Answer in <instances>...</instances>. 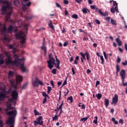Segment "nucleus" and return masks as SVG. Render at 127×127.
I'll return each instance as SVG.
<instances>
[{"mask_svg": "<svg viewBox=\"0 0 127 127\" xmlns=\"http://www.w3.org/2000/svg\"><path fill=\"white\" fill-rule=\"evenodd\" d=\"M43 119V117L41 116H39L38 118H37V121L38 123H40V122Z\"/></svg>", "mask_w": 127, "mask_h": 127, "instance_id": "31", "label": "nucleus"}, {"mask_svg": "<svg viewBox=\"0 0 127 127\" xmlns=\"http://www.w3.org/2000/svg\"><path fill=\"white\" fill-rule=\"evenodd\" d=\"M64 4H69V2L67 0H64Z\"/></svg>", "mask_w": 127, "mask_h": 127, "instance_id": "53", "label": "nucleus"}, {"mask_svg": "<svg viewBox=\"0 0 127 127\" xmlns=\"http://www.w3.org/2000/svg\"><path fill=\"white\" fill-rule=\"evenodd\" d=\"M103 54L104 56V58H105V60H106L107 61L108 60V58H107V57L106 53L105 52H103Z\"/></svg>", "mask_w": 127, "mask_h": 127, "instance_id": "43", "label": "nucleus"}, {"mask_svg": "<svg viewBox=\"0 0 127 127\" xmlns=\"http://www.w3.org/2000/svg\"><path fill=\"white\" fill-rule=\"evenodd\" d=\"M100 59L101 60V64H104V60L103 56H100Z\"/></svg>", "mask_w": 127, "mask_h": 127, "instance_id": "38", "label": "nucleus"}, {"mask_svg": "<svg viewBox=\"0 0 127 127\" xmlns=\"http://www.w3.org/2000/svg\"><path fill=\"white\" fill-rule=\"evenodd\" d=\"M38 84L39 85H43V83L42 81H40V80L39 79L38 80Z\"/></svg>", "mask_w": 127, "mask_h": 127, "instance_id": "62", "label": "nucleus"}, {"mask_svg": "<svg viewBox=\"0 0 127 127\" xmlns=\"http://www.w3.org/2000/svg\"><path fill=\"white\" fill-rule=\"evenodd\" d=\"M68 75L66 76V77L65 78V80L64 81L63 85H65L67 83V79H68Z\"/></svg>", "mask_w": 127, "mask_h": 127, "instance_id": "36", "label": "nucleus"}, {"mask_svg": "<svg viewBox=\"0 0 127 127\" xmlns=\"http://www.w3.org/2000/svg\"><path fill=\"white\" fill-rule=\"evenodd\" d=\"M95 11L96 12H98L99 14H100L102 16H108V14H104L103 12H102V11L100 10V9H98L96 6V8H95Z\"/></svg>", "mask_w": 127, "mask_h": 127, "instance_id": "11", "label": "nucleus"}, {"mask_svg": "<svg viewBox=\"0 0 127 127\" xmlns=\"http://www.w3.org/2000/svg\"><path fill=\"white\" fill-rule=\"evenodd\" d=\"M9 81L10 82V83H11V84H14V80L12 78H9Z\"/></svg>", "mask_w": 127, "mask_h": 127, "instance_id": "39", "label": "nucleus"}, {"mask_svg": "<svg viewBox=\"0 0 127 127\" xmlns=\"http://www.w3.org/2000/svg\"><path fill=\"white\" fill-rule=\"evenodd\" d=\"M122 65L124 66H126L127 65V60H126L125 62H122Z\"/></svg>", "mask_w": 127, "mask_h": 127, "instance_id": "52", "label": "nucleus"}, {"mask_svg": "<svg viewBox=\"0 0 127 127\" xmlns=\"http://www.w3.org/2000/svg\"><path fill=\"white\" fill-rule=\"evenodd\" d=\"M34 113L35 116L41 115V113H39L36 109L34 110Z\"/></svg>", "mask_w": 127, "mask_h": 127, "instance_id": "27", "label": "nucleus"}, {"mask_svg": "<svg viewBox=\"0 0 127 127\" xmlns=\"http://www.w3.org/2000/svg\"><path fill=\"white\" fill-rule=\"evenodd\" d=\"M45 44H46V39L45 38H43V44H42V47H41V48L42 50L44 51V52L45 53V56H46L47 53V47L45 46Z\"/></svg>", "mask_w": 127, "mask_h": 127, "instance_id": "8", "label": "nucleus"}, {"mask_svg": "<svg viewBox=\"0 0 127 127\" xmlns=\"http://www.w3.org/2000/svg\"><path fill=\"white\" fill-rule=\"evenodd\" d=\"M2 3L4 4H6L4 6H3L1 8V10L2 11L6 12L7 10L12 9V6L11 2H9L8 0L2 1Z\"/></svg>", "mask_w": 127, "mask_h": 127, "instance_id": "4", "label": "nucleus"}, {"mask_svg": "<svg viewBox=\"0 0 127 127\" xmlns=\"http://www.w3.org/2000/svg\"><path fill=\"white\" fill-rule=\"evenodd\" d=\"M12 14V11H9V12H7V16H6V18L7 17L10 18Z\"/></svg>", "mask_w": 127, "mask_h": 127, "instance_id": "30", "label": "nucleus"}, {"mask_svg": "<svg viewBox=\"0 0 127 127\" xmlns=\"http://www.w3.org/2000/svg\"><path fill=\"white\" fill-rule=\"evenodd\" d=\"M95 22L96 23V24H101L100 21L99 20H98V19H95Z\"/></svg>", "mask_w": 127, "mask_h": 127, "instance_id": "54", "label": "nucleus"}, {"mask_svg": "<svg viewBox=\"0 0 127 127\" xmlns=\"http://www.w3.org/2000/svg\"><path fill=\"white\" fill-rule=\"evenodd\" d=\"M12 96L11 98H10L7 102V108L4 109V111L7 112V115L10 116L9 120L7 122V124L8 125H13V123H14V119L17 115V111L16 110H13L14 109V106L16 105V101L17 100L18 93L16 90H13L12 93L11 94ZM9 111V112H8Z\"/></svg>", "mask_w": 127, "mask_h": 127, "instance_id": "1", "label": "nucleus"}, {"mask_svg": "<svg viewBox=\"0 0 127 127\" xmlns=\"http://www.w3.org/2000/svg\"><path fill=\"white\" fill-rule=\"evenodd\" d=\"M111 12H113V13H115V8H114V7H112L111 8Z\"/></svg>", "mask_w": 127, "mask_h": 127, "instance_id": "56", "label": "nucleus"}, {"mask_svg": "<svg viewBox=\"0 0 127 127\" xmlns=\"http://www.w3.org/2000/svg\"><path fill=\"white\" fill-rule=\"evenodd\" d=\"M15 36L22 39L20 42L21 44H25L26 43V34H25L24 32L21 31L19 33H16Z\"/></svg>", "mask_w": 127, "mask_h": 127, "instance_id": "2", "label": "nucleus"}, {"mask_svg": "<svg viewBox=\"0 0 127 127\" xmlns=\"http://www.w3.org/2000/svg\"><path fill=\"white\" fill-rule=\"evenodd\" d=\"M56 5L57 6V7H59L61 8V9H62V7L61 6V5L59 4V3L56 2Z\"/></svg>", "mask_w": 127, "mask_h": 127, "instance_id": "37", "label": "nucleus"}, {"mask_svg": "<svg viewBox=\"0 0 127 127\" xmlns=\"http://www.w3.org/2000/svg\"><path fill=\"white\" fill-rule=\"evenodd\" d=\"M64 14L65 16H67V14H68V11L66 10V8L65 9Z\"/></svg>", "mask_w": 127, "mask_h": 127, "instance_id": "59", "label": "nucleus"}, {"mask_svg": "<svg viewBox=\"0 0 127 127\" xmlns=\"http://www.w3.org/2000/svg\"><path fill=\"white\" fill-rule=\"evenodd\" d=\"M52 73H53L54 74H56L57 73V69L56 68H53V69L52 70Z\"/></svg>", "mask_w": 127, "mask_h": 127, "instance_id": "41", "label": "nucleus"}, {"mask_svg": "<svg viewBox=\"0 0 127 127\" xmlns=\"http://www.w3.org/2000/svg\"><path fill=\"white\" fill-rule=\"evenodd\" d=\"M22 10H23V11H26V9H27V5L26 4H23V3H22Z\"/></svg>", "mask_w": 127, "mask_h": 127, "instance_id": "28", "label": "nucleus"}, {"mask_svg": "<svg viewBox=\"0 0 127 127\" xmlns=\"http://www.w3.org/2000/svg\"><path fill=\"white\" fill-rule=\"evenodd\" d=\"M71 71L72 72L73 75H75V70L74 69V67L71 68Z\"/></svg>", "mask_w": 127, "mask_h": 127, "instance_id": "58", "label": "nucleus"}, {"mask_svg": "<svg viewBox=\"0 0 127 127\" xmlns=\"http://www.w3.org/2000/svg\"><path fill=\"white\" fill-rule=\"evenodd\" d=\"M49 27L51 28L52 30H55V27L53 24V21L52 20H50V22L48 23Z\"/></svg>", "mask_w": 127, "mask_h": 127, "instance_id": "16", "label": "nucleus"}, {"mask_svg": "<svg viewBox=\"0 0 127 127\" xmlns=\"http://www.w3.org/2000/svg\"><path fill=\"white\" fill-rule=\"evenodd\" d=\"M4 64V60H0V64L1 65H2V64Z\"/></svg>", "mask_w": 127, "mask_h": 127, "instance_id": "64", "label": "nucleus"}, {"mask_svg": "<svg viewBox=\"0 0 127 127\" xmlns=\"http://www.w3.org/2000/svg\"><path fill=\"white\" fill-rule=\"evenodd\" d=\"M116 42L119 46H122L123 42L119 38H116Z\"/></svg>", "mask_w": 127, "mask_h": 127, "instance_id": "18", "label": "nucleus"}, {"mask_svg": "<svg viewBox=\"0 0 127 127\" xmlns=\"http://www.w3.org/2000/svg\"><path fill=\"white\" fill-rule=\"evenodd\" d=\"M24 59L17 60L18 64L16 65H20V68L22 72H26V68L24 66Z\"/></svg>", "mask_w": 127, "mask_h": 127, "instance_id": "6", "label": "nucleus"}, {"mask_svg": "<svg viewBox=\"0 0 127 127\" xmlns=\"http://www.w3.org/2000/svg\"><path fill=\"white\" fill-rule=\"evenodd\" d=\"M33 86L34 87H39V79L37 77H36V80L33 82Z\"/></svg>", "mask_w": 127, "mask_h": 127, "instance_id": "13", "label": "nucleus"}, {"mask_svg": "<svg viewBox=\"0 0 127 127\" xmlns=\"http://www.w3.org/2000/svg\"><path fill=\"white\" fill-rule=\"evenodd\" d=\"M5 98V94L2 92L0 93V101H2Z\"/></svg>", "mask_w": 127, "mask_h": 127, "instance_id": "17", "label": "nucleus"}, {"mask_svg": "<svg viewBox=\"0 0 127 127\" xmlns=\"http://www.w3.org/2000/svg\"><path fill=\"white\" fill-rule=\"evenodd\" d=\"M19 4V1L18 0H15L14 1V5L16 6H18V4Z\"/></svg>", "mask_w": 127, "mask_h": 127, "instance_id": "34", "label": "nucleus"}, {"mask_svg": "<svg viewBox=\"0 0 127 127\" xmlns=\"http://www.w3.org/2000/svg\"><path fill=\"white\" fill-rule=\"evenodd\" d=\"M111 23L113 24V25L117 26V22L116 20H114V19L111 18Z\"/></svg>", "mask_w": 127, "mask_h": 127, "instance_id": "22", "label": "nucleus"}, {"mask_svg": "<svg viewBox=\"0 0 127 127\" xmlns=\"http://www.w3.org/2000/svg\"><path fill=\"white\" fill-rule=\"evenodd\" d=\"M121 61V59L120 58L119 56H118L117 57V63L118 64H119V63H120Z\"/></svg>", "mask_w": 127, "mask_h": 127, "instance_id": "42", "label": "nucleus"}, {"mask_svg": "<svg viewBox=\"0 0 127 127\" xmlns=\"http://www.w3.org/2000/svg\"><path fill=\"white\" fill-rule=\"evenodd\" d=\"M119 123H121V124H122V125H123L124 120H123V119L119 120Z\"/></svg>", "mask_w": 127, "mask_h": 127, "instance_id": "61", "label": "nucleus"}, {"mask_svg": "<svg viewBox=\"0 0 127 127\" xmlns=\"http://www.w3.org/2000/svg\"><path fill=\"white\" fill-rule=\"evenodd\" d=\"M23 80V77L22 76L18 75L16 77V81L17 83H21Z\"/></svg>", "mask_w": 127, "mask_h": 127, "instance_id": "12", "label": "nucleus"}, {"mask_svg": "<svg viewBox=\"0 0 127 127\" xmlns=\"http://www.w3.org/2000/svg\"><path fill=\"white\" fill-rule=\"evenodd\" d=\"M82 11L83 12V13L84 14H85V13H88V12H90V10H89V9H88L87 8H83L82 9Z\"/></svg>", "mask_w": 127, "mask_h": 127, "instance_id": "20", "label": "nucleus"}, {"mask_svg": "<svg viewBox=\"0 0 127 127\" xmlns=\"http://www.w3.org/2000/svg\"><path fill=\"white\" fill-rule=\"evenodd\" d=\"M98 85H100V81L99 80H97L95 84V87H97Z\"/></svg>", "mask_w": 127, "mask_h": 127, "instance_id": "55", "label": "nucleus"}, {"mask_svg": "<svg viewBox=\"0 0 127 127\" xmlns=\"http://www.w3.org/2000/svg\"><path fill=\"white\" fill-rule=\"evenodd\" d=\"M71 17L74 18L75 19H77L78 16L77 14H74L71 15Z\"/></svg>", "mask_w": 127, "mask_h": 127, "instance_id": "33", "label": "nucleus"}, {"mask_svg": "<svg viewBox=\"0 0 127 127\" xmlns=\"http://www.w3.org/2000/svg\"><path fill=\"white\" fill-rule=\"evenodd\" d=\"M33 123H34V125L36 127L38 126V125H39V122H38V121L37 122L35 121H33Z\"/></svg>", "mask_w": 127, "mask_h": 127, "instance_id": "51", "label": "nucleus"}, {"mask_svg": "<svg viewBox=\"0 0 127 127\" xmlns=\"http://www.w3.org/2000/svg\"><path fill=\"white\" fill-rule=\"evenodd\" d=\"M14 27L13 26L10 25V26L8 27L7 30L9 33H10L13 31V30L14 29Z\"/></svg>", "mask_w": 127, "mask_h": 127, "instance_id": "21", "label": "nucleus"}, {"mask_svg": "<svg viewBox=\"0 0 127 127\" xmlns=\"http://www.w3.org/2000/svg\"><path fill=\"white\" fill-rule=\"evenodd\" d=\"M14 76V72L11 71V70H9L8 73V79L12 78Z\"/></svg>", "mask_w": 127, "mask_h": 127, "instance_id": "19", "label": "nucleus"}, {"mask_svg": "<svg viewBox=\"0 0 127 127\" xmlns=\"http://www.w3.org/2000/svg\"><path fill=\"white\" fill-rule=\"evenodd\" d=\"M7 32L8 31L7 30L6 25L4 24L3 27L1 28L0 29L1 34L3 35L2 38H3V40H4V41H6L7 42H10V39L7 38V37L6 36V35L7 33Z\"/></svg>", "mask_w": 127, "mask_h": 127, "instance_id": "3", "label": "nucleus"}, {"mask_svg": "<svg viewBox=\"0 0 127 127\" xmlns=\"http://www.w3.org/2000/svg\"><path fill=\"white\" fill-rule=\"evenodd\" d=\"M90 8L92 9H94L96 10V6H95L94 5H92L91 6H90Z\"/></svg>", "mask_w": 127, "mask_h": 127, "instance_id": "48", "label": "nucleus"}, {"mask_svg": "<svg viewBox=\"0 0 127 127\" xmlns=\"http://www.w3.org/2000/svg\"><path fill=\"white\" fill-rule=\"evenodd\" d=\"M120 71V67L118 64L116 65V75L118 76L119 72Z\"/></svg>", "mask_w": 127, "mask_h": 127, "instance_id": "23", "label": "nucleus"}, {"mask_svg": "<svg viewBox=\"0 0 127 127\" xmlns=\"http://www.w3.org/2000/svg\"><path fill=\"white\" fill-rule=\"evenodd\" d=\"M120 76L122 77L126 76V71L125 69H122L120 71Z\"/></svg>", "mask_w": 127, "mask_h": 127, "instance_id": "15", "label": "nucleus"}, {"mask_svg": "<svg viewBox=\"0 0 127 127\" xmlns=\"http://www.w3.org/2000/svg\"><path fill=\"white\" fill-rule=\"evenodd\" d=\"M47 101V97H45L43 99V104H45Z\"/></svg>", "mask_w": 127, "mask_h": 127, "instance_id": "47", "label": "nucleus"}, {"mask_svg": "<svg viewBox=\"0 0 127 127\" xmlns=\"http://www.w3.org/2000/svg\"><path fill=\"white\" fill-rule=\"evenodd\" d=\"M104 102L106 107H108V106L110 105V100L109 99H107V98H105Z\"/></svg>", "mask_w": 127, "mask_h": 127, "instance_id": "24", "label": "nucleus"}, {"mask_svg": "<svg viewBox=\"0 0 127 127\" xmlns=\"http://www.w3.org/2000/svg\"><path fill=\"white\" fill-rule=\"evenodd\" d=\"M4 127L3 122L2 121V120H0V127Z\"/></svg>", "mask_w": 127, "mask_h": 127, "instance_id": "45", "label": "nucleus"}, {"mask_svg": "<svg viewBox=\"0 0 127 127\" xmlns=\"http://www.w3.org/2000/svg\"><path fill=\"white\" fill-rule=\"evenodd\" d=\"M14 58H15V60H17L16 59H18L19 58V56L17 54L14 55Z\"/></svg>", "mask_w": 127, "mask_h": 127, "instance_id": "57", "label": "nucleus"}, {"mask_svg": "<svg viewBox=\"0 0 127 127\" xmlns=\"http://www.w3.org/2000/svg\"><path fill=\"white\" fill-rule=\"evenodd\" d=\"M53 55L52 53L49 54V61H47L48 67L50 69H52L54 67V64H55V58H53Z\"/></svg>", "mask_w": 127, "mask_h": 127, "instance_id": "5", "label": "nucleus"}, {"mask_svg": "<svg viewBox=\"0 0 127 127\" xmlns=\"http://www.w3.org/2000/svg\"><path fill=\"white\" fill-rule=\"evenodd\" d=\"M95 120H93V123L95 124V125H97L98 124V116H95L94 118Z\"/></svg>", "mask_w": 127, "mask_h": 127, "instance_id": "32", "label": "nucleus"}, {"mask_svg": "<svg viewBox=\"0 0 127 127\" xmlns=\"http://www.w3.org/2000/svg\"><path fill=\"white\" fill-rule=\"evenodd\" d=\"M95 96L98 100H100V99H101L102 97V94L101 93H98L97 94H96Z\"/></svg>", "mask_w": 127, "mask_h": 127, "instance_id": "26", "label": "nucleus"}, {"mask_svg": "<svg viewBox=\"0 0 127 127\" xmlns=\"http://www.w3.org/2000/svg\"><path fill=\"white\" fill-rule=\"evenodd\" d=\"M24 28L26 29V34L28 33V24H25Z\"/></svg>", "mask_w": 127, "mask_h": 127, "instance_id": "40", "label": "nucleus"}, {"mask_svg": "<svg viewBox=\"0 0 127 127\" xmlns=\"http://www.w3.org/2000/svg\"><path fill=\"white\" fill-rule=\"evenodd\" d=\"M88 118H89V117H86V118H82L80 120V121L83 122V123H85V122H86V121H87V119H88Z\"/></svg>", "mask_w": 127, "mask_h": 127, "instance_id": "35", "label": "nucleus"}, {"mask_svg": "<svg viewBox=\"0 0 127 127\" xmlns=\"http://www.w3.org/2000/svg\"><path fill=\"white\" fill-rule=\"evenodd\" d=\"M126 76H124L122 77V83L124 84V83L125 82V79H126Z\"/></svg>", "mask_w": 127, "mask_h": 127, "instance_id": "60", "label": "nucleus"}, {"mask_svg": "<svg viewBox=\"0 0 127 127\" xmlns=\"http://www.w3.org/2000/svg\"><path fill=\"white\" fill-rule=\"evenodd\" d=\"M68 42H65L64 43V46L65 47L68 45Z\"/></svg>", "mask_w": 127, "mask_h": 127, "instance_id": "63", "label": "nucleus"}, {"mask_svg": "<svg viewBox=\"0 0 127 127\" xmlns=\"http://www.w3.org/2000/svg\"><path fill=\"white\" fill-rule=\"evenodd\" d=\"M111 19V17H105V20H107V22H110V20Z\"/></svg>", "mask_w": 127, "mask_h": 127, "instance_id": "46", "label": "nucleus"}, {"mask_svg": "<svg viewBox=\"0 0 127 127\" xmlns=\"http://www.w3.org/2000/svg\"><path fill=\"white\" fill-rule=\"evenodd\" d=\"M58 120V116L55 115L54 117H53V121H57Z\"/></svg>", "mask_w": 127, "mask_h": 127, "instance_id": "44", "label": "nucleus"}, {"mask_svg": "<svg viewBox=\"0 0 127 127\" xmlns=\"http://www.w3.org/2000/svg\"><path fill=\"white\" fill-rule=\"evenodd\" d=\"M55 58L56 59V61L57 62V63L56 64L55 62V65L56 66V67L58 69H61V67H60V64H61V62L59 60V59L58 58L57 56H56V54L55 55Z\"/></svg>", "mask_w": 127, "mask_h": 127, "instance_id": "10", "label": "nucleus"}, {"mask_svg": "<svg viewBox=\"0 0 127 127\" xmlns=\"http://www.w3.org/2000/svg\"><path fill=\"white\" fill-rule=\"evenodd\" d=\"M51 85L52 86L53 88H55V84L54 83L53 80H51Z\"/></svg>", "mask_w": 127, "mask_h": 127, "instance_id": "50", "label": "nucleus"}, {"mask_svg": "<svg viewBox=\"0 0 127 127\" xmlns=\"http://www.w3.org/2000/svg\"><path fill=\"white\" fill-rule=\"evenodd\" d=\"M119 102V96L118 94H115L114 95V97L112 99V103H111V105H113V104H114L115 105H117V103Z\"/></svg>", "mask_w": 127, "mask_h": 127, "instance_id": "9", "label": "nucleus"}, {"mask_svg": "<svg viewBox=\"0 0 127 127\" xmlns=\"http://www.w3.org/2000/svg\"><path fill=\"white\" fill-rule=\"evenodd\" d=\"M73 100V97L72 96H69L67 99V101H69V102H68V103H72Z\"/></svg>", "mask_w": 127, "mask_h": 127, "instance_id": "25", "label": "nucleus"}, {"mask_svg": "<svg viewBox=\"0 0 127 127\" xmlns=\"http://www.w3.org/2000/svg\"><path fill=\"white\" fill-rule=\"evenodd\" d=\"M5 64L6 65H16L18 64V61L16 60L12 61L10 57H7Z\"/></svg>", "mask_w": 127, "mask_h": 127, "instance_id": "7", "label": "nucleus"}, {"mask_svg": "<svg viewBox=\"0 0 127 127\" xmlns=\"http://www.w3.org/2000/svg\"><path fill=\"white\" fill-rule=\"evenodd\" d=\"M112 121L114 123L115 125H118L119 122L116 120L115 118H112Z\"/></svg>", "mask_w": 127, "mask_h": 127, "instance_id": "29", "label": "nucleus"}, {"mask_svg": "<svg viewBox=\"0 0 127 127\" xmlns=\"http://www.w3.org/2000/svg\"><path fill=\"white\" fill-rule=\"evenodd\" d=\"M47 94L46 93V92L43 91V92H42L43 97H47Z\"/></svg>", "mask_w": 127, "mask_h": 127, "instance_id": "49", "label": "nucleus"}, {"mask_svg": "<svg viewBox=\"0 0 127 127\" xmlns=\"http://www.w3.org/2000/svg\"><path fill=\"white\" fill-rule=\"evenodd\" d=\"M85 55H86V58L88 63H89V62H91L90 54L87 52V51H85Z\"/></svg>", "mask_w": 127, "mask_h": 127, "instance_id": "14", "label": "nucleus"}]
</instances>
